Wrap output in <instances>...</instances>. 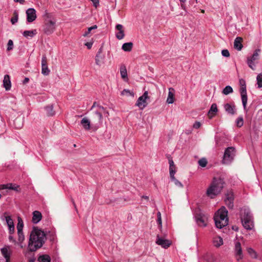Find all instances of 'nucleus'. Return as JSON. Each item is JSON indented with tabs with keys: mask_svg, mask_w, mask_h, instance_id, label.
<instances>
[{
	"mask_svg": "<svg viewBox=\"0 0 262 262\" xmlns=\"http://www.w3.org/2000/svg\"><path fill=\"white\" fill-rule=\"evenodd\" d=\"M184 3H181V7L182 8V9H183V10H184L185 11H186V13H187V11L186 10V7H185V5L184 4Z\"/></svg>",
	"mask_w": 262,
	"mask_h": 262,
	"instance_id": "obj_64",
	"label": "nucleus"
},
{
	"mask_svg": "<svg viewBox=\"0 0 262 262\" xmlns=\"http://www.w3.org/2000/svg\"><path fill=\"white\" fill-rule=\"evenodd\" d=\"M260 52V50L259 49H256L253 54L250 56L248 57V59H251L252 60L257 62V61L259 59V53Z\"/></svg>",
	"mask_w": 262,
	"mask_h": 262,
	"instance_id": "obj_23",
	"label": "nucleus"
},
{
	"mask_svg": "<svg viewBox=\"0 0 262 262\" xmlns=\"http://www.w3.org/2000/svg\"><path fill=\"white\" fill-rule=\"evenodd\" d=\"M41 73L44 75H48L50 72V70L48 68V65L41 66Z\"/></svg>",
	"mask_w": 262,
	"mask_h": 262,
	"instance_id": "obj_42",
	"label": "nucleus"
},
{
	"mask_svg": "<svg viewBox=\"0 0 262 262\" xmlns=\"http://www.w3.org/2000/svg\"><path fill=\"white\" fill-rule=\"evenodd\" d=\"M47 239L45 232L37 227H34L30 235L28 245V250L30 252H35L40 249Z\"/></svg>",
	"mask_w": 262,
	"mask_h": 262,
	"instance_id": "obj_1",
	"label": "nucleus"
},
{
	"mask_svg": "<svg viewBox=\"0 0 262 262\" xmlns=\"http://www.w3.org/2000/svg\"><path fill=\"white\" fill-rule=\"evenodd\" d=\"M48 236L49 240L51 242H54L56 239V234L55 232L53 231H50L48 232L47 234H46V236Z\"/></svg>",
	"mask_w": 262,
	"mask_h": 262,
	"instance_id": "obj_33",
	"label": "nucleus"
},
{
	"mask_svg": "<svg viewBox=\"0 0 262 262\" xmlns=\"http://www.w3.org/2000/svg\"><path fill=\"white\" fill-rule=\"evenodd\" d=\"M17 220H18V223L17 225V231L19 229H20V230H23V228L24 227L23 221L20 217H18Z\"/></svg>",
	"mask_w": 262,
	"mask_h": 262,
	"instance_id": "obj_43",
	"label": "nucleus"
},
{
	"mask_svg": "<svg viewBox=\"0 0 262 262\" xmlns=\"http://www.w3.org/2000/svg\"><path fill=\"white\" fill-rule=\"evenodd\" d=\"M225 202L229 209H232L234 206V195L232 191L226 194Z\"/></svg>",
	"mask_w": 262,
	"mask_h": 262,
	"instance_id": "obj_10",
	"label": "nucleus"
},
{
	"mask_svg": "<svg viewBox=\"0 0 262 262\" xmlns=\"http://www.w3.org/2000/svg\"><path fill=\"white\" fill-rule=\"evenodd\" d=\"M97 28V25H94L91 27H89L86 31L84 32V33L83 34V36L84 37L89 36V34H90L91 32L93 30L96 29Z\"/></svg>",
	"mask_w": 262,
	"mask_h": 262,
	"instance_id": "obj_38",
	"label": "nucleus"
},
{
	"mask_svg": "<svg viewBox=\"0 0 262 262\" xmlns=\"http://www.w3.org/2000/svg\"><path fill=\"white\" fill-rule=\"evenodd\" d=\"M46 113L48 116H52L55 114V111L53 110V105H50L45 107Z\"/></svg>",
	"mask_w": 262,
	"mask_h": 262,
	"instance_id": "obj_29",
	"label": "nucleus"
},
{
	"mask_svg": "<svg viewBox=\"0 0 262 262\" xmlns=\"http://www.w3.org/2000/svg\"><path fill=\"white\" fill-rule=\"evenodd\" d=\"M243 38L241 37H237L234 41V48L238 51H241L243 46L242 43Z\"/></svg>",
	"mask_w": 262,
	"mask_h": 262,
	"instance_id": "obj_16",
	"label": "nucleus"
},
{
	"mask_svg": "<svg viewBox=\"0 0 262 262\" xmlns=\"http://www.w3.org/2000/svg\"><path fill=\"white\" fill-rule=\"evenodd\" d=\"M115 29L117 31V32L116 33V38L119 40L123 39L125 35L123 30V26L121 24H117L116 26Z\"/></svg>",
	"mask_w": 262,
	"mask_h": 262,
	"instance_id": "obj_13",
	"label": "nucleus"
},
{
	"mask_svg": "<svg viewBox=\"0 0 262 262\" xmlns=\"http://www.w3.org/2000/svg\"><path fill=\"white\" fill-rule=\"evenodd\" d=\"M235 149L233 147H229L227 148L224 152L223 159V162L225 164H229L233 160L235 156Z\"/></svg>",
	"mask_w": 262,
	"mask_h": 262,
	"instance_id": "obj_5",
	"label": "nucleus"
},
{
	"mask_svg": "<svg viewBox=\"0 0 262 262\" xmlns=\"http://www.w3.org/2000/svg\"><path fill=\"white\" fill-rule=\"evenodd\" d=\"M174 90L173 88H170L169 89L168 97L166 100V102L168 104H172L174 102Z\"/></svg>",
	"mask_w": 262,
	"mask_h": 262,
	"instance_id": "obj_20",
	"label": "nucleus"
},
{
	"mask_svg": "<svg viewBox=\"0 0 262 262\" xmlns=\"http://www.w3.org/2000/svg\"><path fill=\"white\" fill-rule=\"evenodd\" d=\"M102 50V48H100L95 57L96 64L99 66H100L103 63V57L101 55Z\"/></svg>",
	"mask_w": 262,
	"mask_h": 262,
	"instance_id": "obj_17",
	"label": "nucleus"
},
{
	"mask_svg": "<svg viewBox=\"0 0 262 262\" xmlns=\"http://www.w3.org/2000/svg\"><path fill=\"white\" fill-rule=\"evenodd\" d=\"M217 105L215 103H213L208 113V115L209 118H212L214 115L215 113L217 112Z\"/></svg>",
	"mask_w": 262,
	"mask_h": 262,
	"instance_id": "obj_21",
	"label": "nucleus"
},
{
	"mask_svg": "<svg viewBox=\"0 0 262 262\" xmlns=\"http://www.w3.org/2000/svg\"><path fill=\"white\" fill-rule=\"evenodd\" d=\"M29 78L28 77H26L24 79L23 83V84H26V83H28L29 82Z\"/></svg>",
	"mask_w": 262,
	"mask_h": 262,
	"instance_id": "obj_61",
	"label": "nucleus"
},
{
	"mask_svg": "<svg viewBox=\"0 0 262 262\" xmlns=\"http://www.w3.org/2000/svg\"><path fill=\"white\" fill-rule=\"evenodd\" d=\"M233 90L232 88L230 85H227L225 88L223 90L222 93L223 94L225 95H227L230 93L233 92Z\"/></svg>",
	"mask_w": 262,
	"mask_h": 262,
	"instance_id": "obj_34",
	"label": "nucleus"
},
{
	"mask_svg": "<svg viewBox=\"0 0 262 262\" xmlns=\"http://www.w3.org/2000/svg\"><path fill=\"white\" fill-rule=\"evenodd\" d=\"M4 217H5L7 225L8 227L14 225L13 221L10 216H9V215L4 216Z\"/></svg>",
	"mask_w": 262,
	"mask_h": 262,
	"instance_id": "obj_37",
	"label": "nucleus"
},
{
	"mask_svg": "<svg viewBox=\"0 0 262 262\" xmlns=\"http://www.w3.org/2000/svg\"><path fill=\"white\" fill-rule=\"evenodd\" d=\"M224 107L226 112L231 115H234L235 113V106L229 103L224 104Z\"/></svg>",
	"mask_w": 262,
	"mask_h": 262,
	"instance_id": "obj_19",
	"label": "nucleus"
},
{
	"mask_svg": "<svg viewBox=\"0 0 262 262\" xmlns=\"http://www.w3.org/2000/svg\"><path fill=\"white\" fill-rule=\"evenodd\" d=\"M44 65H47V57L45 55H43L41 59V66Z\"/></svg>",
	"mask_w": 262,
	"mask_h": 262,
	"instance_id": "obj_52",
	"label": "nucleus"
},
{
	"mask_svg": "<svg viewBox=\"0 0 262 262\" xmlns=\"http://www.w3.org/2000/svg\"><path fill=\"white\" fill-rule=\"evenodd\" d=\"M225 181L224 178L220 177H214L210 186L206 191L207 196L211 199L221 193L224 187Z\"/></svg>",
	"mask_w": 262,
	"mask_h": 262,
	"instance_id": "obj_2",
	"label": "nucleus"
},
{
	"mask_svg": "<svg viewBox=\"0 0 262 262\" xmlns=\"http://www.w3.org/2000/svg\"><path fill=\"white\" fill-rule=\"evenodd\" d=\"M120 74L123 79L127 78V71L124 66H122L120 68Z\"/></svg>",
	"mask_w": 262,
	"mask_h": 262,
	"instance_id": "obj_35",
	"label": "nucleus"
},
{
	"mask_svg": "<svg viewBox=\"0 0 262 262\" xmlns=\"http://www.w3.org/2000/svg\"><path fill=\"white\" fill-rule=\"evenodd\" d=\"M80 123L85 130H89L90 129V121L87 118H83L81 120Z\"/></svg>",
	"mask_w": 262,
	"mask_h": 262,
	"instance_id": "obj_26",
	"label": "nucleus"
},
{
	"mask_svg": "<svg viewBox=\"0 0 262 262\" xmlns=\"http://www.w3.org/2000/svg\"><path fill=\"white\" fill-rule=\"evenodd\" d=\"M234 252L237 261H239L243 258V251L241 244L238 241H236L234 243Z\"/></svg>",
	"mask_w": 262,
	"mask_h": 262,
	"instance_id": "obj_9",
	"label": "nucleus"
},
{
	"mask_svg": "<svg viewBox=\"0 0 262 262\" xmlns=\"http://www.w3.org/2000/svg\"><path fill=\"white\" fill-rule=\"evenodd\" d=\"M121 95H125V96H130V95H133V93L131 92L129 90H126V89H124V90H123L121 92Z\"/></svg>",
	"mask_w": 262,
	"mask_h": 262,
	"instance_id": "obj_49",
	"label": "nucleus"
},
{
	"mask_svg": "<svg viewBox=\"0 0 262 262\" xmlns=\"http://www.w3.org/2000/svg\"><path fill=\"white\" fill-rule=\"evenodd\" d=\"M227 215L228 211L225 207H222L218 210L214 217L215 224L217 228L221 229L228 225V218Z\"/></svg>",
	"mask_w": 262,
	"mask_h": 262,
	"instance_id": "obj_4",
	"label": "nucleus"
},
{
	"mask_svg": "<svg viewBox=\"0 0 262 262\" xmlns=\"http://www.w3.org/2000/svg\"><path fill=\"white\" fill-rule=\"evenodd\" d=\"M213 244L215 247H219L223 244V239L220 236L215 237L213 239Z\"/></svg>",
	"mask_w": 262,
	"mask_h": 262,
	"instance_id": "obj_31",
	"label": "nucleus"
},
{
	"mask_svg": "<svg viewBox=\"0 0 262 262\" xmlns=\"http://www.w3.org/2000/svg\"><path fill=\"white\" fill-rule=\"evenodd\" d=\"M8 238H9V240L10 242L13 243L15 245L16 244V241L13 237V236H12V234H10Z\"/></svg>",
	"mask_w": 262,
	"mask_h": 262,
	"instance_id": "obj_55",
	"label": "nucleus"
},
{
	"mask_svg": "<svg viewBox=\"0 0 262 262\" xmlns=\"http://www.w3.org/2000/svg\"><path fill=\"white\" fill-rule=\"evenodd\" d=\"M199 164L202 167H204L206 166L207 161L205 158H202L198 161Z\"/></svg>",
	"mask_w": 262,
	"mask_h": 262,
	"instance_id": "obj_44",
	"label": "nucleus"
},
{
	"mask_svg": "<svg viewBox=\"0 0 262 262\" xmlns=\"http://www.w3.org/2000/svg\"><path fill=\"white\" fill-rule=\"evenodd\" d=\"M97 107H98V109L97 111H100V112H102V114H103V113H104L105 112L106 108H105L102 106L97 105Z\"/></svg>",
	"mask_w": 262,
	"mask_h": 262,
	"instance_id": "obj_51",
	"label": "nucleus"
},
{
	"mask_svg": "<svg viewBox=\"0 0 262 262\" xmlns=\"http://www.w3.org/2000/svg\"><path fill=\"white\" fill-rule=\"evenodd\" d=\"M222 55L226 57H228L230 56L229 52L227 49H224L222 51Z\"/></svg>",
	"mask_w": 262,
	"mask_h": 262,
	"instance_id": "obj_50",
	"label": "nucleus"
},
{
	"mask_svg": "<svg viewBox=\"0 0 262 262\" xmlns=\"http://www.w3.org/2000/svg\"><path fill=\"white\" fill-rule=\"evenodd\" d=\"M17 235L18 241L20 242H23L25 239V236L24 235L23 230H20V229H19L17 231Z\"/></svg>",
	"mask_w": 262,
	"mask_h": 262,
	"instance_id": "obj_40",
	"label": "nucleus"
},
{
	"mask_svg": "<svg viewBox=\"0 0 262 262\" xmlns=\"http://www.w3.org/2000/svg\"><path fill=\"white\" fill-rule=\"evenodd\" d=\"M254 61L252 60L251 59H248L247 58V63L248 66V67L251 69L253 70H255L256 65L255 63H256Z\"/></svg>",
	"mask_w": 262,
	"mask_h": 262,
	"instance_id": "obj_36",
	"label": "nucleus"
},
{
	"mask_svg": "<svg viewBox=\"0 0 262 262\" xmlns=\"http://www.w3.org/2000/svg\"><path fill=\"white\" fill-rule=\"evenodd\" d=\"M94 118L97 120V124L100 125L102 123V112L96 111L94 114Z\"/></svg>",
	"mask_w": 262,
	"mask_h": 262,
	"instance_id": "obj_24",
	"label": "nucleus"
},
{
	"mask_svg": "<svg viewBox=\"0 0 262 262\" xmlns=\"http://www.w3.org/2000/svg\"><path fill=\"white\" fill-rule=\"evenodd\" d=\"M93 43L92 42H88L85 43V45L87 47L88 49H90L92 48Z\"/></svg>",
	"mask_w": 262,
	"mask_h": 262,
	"instance_id": "obj_60",
	"label": "nucleus"
},
{
	"mask_svg": "<svg viewBox=\"0 0 262 262\" xmlns=\"http://www.w3.org/2000/svg\"><path fill=\"white\" fill-rule=\"evenodd\" d=\"M37 32L36 29L32 30H27L25 31L23 34V36L26 38L29 37H33L34 36H35L36 34H37Z\"/></svg>",
	"mask_w": 262,
	"mask_h": 262,
	"instance_id": "obj_25",
	"label": "nucleus"
},
{
	"mask_svg": "<svg viewBox=\"0 0 262 262\" xmlns=\"http://www.w3.org/2000/svg\"><path fill=\"white\" fill-rule=\"evenodd\" d=\"M18 15L16 12H14V16L11 18V22L12 24H15L18 21Z\"/></svg>",
	"mask_w": 262,
	"mask_h": 262,
	"instance_id": "obj_45",
	"label": "nucleus"
},
{
	"mask_svg": "<svg viewBox=\"0 0 262 262\" xmlns=\"http://www.w3.org/2000/svg\"><path fill=\"white\" fill-rule=\"evenodd\" d=\"M38 262H51L50 256L48 254H42L38 256L37 258Z\"/></svg>",
	"mask_w": 262,
	"mask_h": 262,
	"instance_id": "obj_27",
	"label": "nucleus"
},
{
	"mask_svg": "<svg viewBox=\"0 0 262 262\" xmlns=\"http://www.w3.org/2000/svg\"><path fill=\"white\" fill-rule=\"evenodd\" d=\"M93 6L96 8L99 5V0H91Z\"/></svg>",
	"mask_w": 262,
	"mask_h": 262,
	"instance_id": "obj_54",
	"label": "nucleus"
},
{
	"mask_svg": "<svg viewBox=\"0 0 262 262\" xmlns=\"http://www.w3.org/2000/svg\"><path fill=\"white\" fill-rule=\"evenodd\" d=\"M15 2L19 3L20 4H23L25 3V0H14Z\"/></svg>",
	"mask_w": 262,
	"mask_h": 262,
	"instance_id": "obj_63",
	"label": "nucleus"
},
{
	"mask_svg": "<svg viewBox=\"0 0 262 262\" xmlns=\"http://www.w3.org/2000/svg\"><path fill=\"white\" fill-rule=\"evenodd\" d=\"M171 181L174 183L176 186L180 187L183 188V185L182 184L181 182H180L178 180H177L175 177H173L172 178H170Z\"/></svg>",
	"mask_w": 262,
	"mask_h": 262,
	"instance_id": "obj_39",
	"label": "nucleus"
},
{
	"mask_svg": "<svg viewBox=\"0 0 262 262\" xmlns=\"http://www.w3.org/2000/svg\"><path fill=\"white\" fill-rule=\"evenodd\" d=\"M13 48V42L11 39H10L8 40V43H7V50L8 51H11Z\"/></svg>",
	"mask_w": 262,
	"mask_h": 262,
	"instance_id": "obj_47",
	"label": "nucleus"
},
{
	"mask_svg": "<svg viewBox=\"0 0 262 262\" xmlns=\"http://www.w3.org/2000/svg\"><path fill=\"white\" fill-rule=\"evenodd\" d=\"M3 86L6 91L10 90L11 87V82L9 75H5L3 80Z\"/></svg>",
	"mask_w": 262,
	"mask_h": 262,
	"instance_id": "obj_15",
	"label": "nucleus"
},
{
	"mask_svg": "<svg viewBox=\"0 0 262 262\" xmlns=\"http://www.w3.org/2000/svg\"><path fill=\"white\" fill-rule=\"evenodd\" d=\"M136 105L142 110L146 106V100L140 96L138 99Z\"/></svg>",
	"mask_w": 262,
	"mask_h": 262,
	"instance_id": "obj_22",
	"label": "nucleus"
},
{
	"mask_svg": "<svg viewBox=\"0 0 262 262\" xmlns=\"http://www.w3.org/2000/svg\"><path fill=\"white\" fill-rule=\"evenodd\" d=\"M4 188L6 189L14 190L16 191H19V186L15 184H13L12 183H9L5 185Z\"/></svg>",
	"mask_w": 262,
	"mask_h": 262,
	"instance_id": "obj_30",
	"label": "nucleus"
},
{
	"mask_svg": "<svg viewBox=\"0 0 262 262\" xmlns=\"http://www.w3.org/2000/svg\"><path fill=\"white\" fill-rule=\"evenodd\" d=\"M55 29V23L52 20H46L43 26V31L47 35L52 34Z\"/></svg>",
	"mask_w": 262,
	"mask_h": 262,
	"instance_id": "obj_7",
	"label": "nucleus"
},
{
	"mask_svg": "<svg viewBox=\"0 0 262 262\" xmlns=\"http://www.w3.org/2000/svg\"><path fill=\"white\" fill-rule=\"evenodd\" d=\"M1 252L5 259L10 258L12 253V250L9 246H5L1 249Z\"/></svg>",
	"mask_w": 262,
	"mask_h": 262,
	"instance_id": "obj_14",
	"label": "nucleus"
},
{
	"mask_svg": "<svg viewBox=\"0 0 262 262\" xmlns=\"http://www.w3.org/2000/svg\"><path fill=\"white\" fill-rule=\"evenodd\" d=\"M141 96L144 99L146 100L147 98H148V92L145 91L143 94V95Z\"/></svg>",
	"mask_w": 262,
	"mask_h": 262,
	"instance_id": "obj_59",
	"label": "nucleus"
},
{
	"mask_svg": "<svg viewBox=\"0 0 262 262\" xmlns=\"http://www.w3.org/2000/svg\"><path fill=\"white\" fill-rule=\"evenodd\" d=\"M247 252L252 258L254 259L257 258V254L256 252L252 248H248L247 249Z\"/></svg>",
	"mask_w": 262,
	"mask_h": 262,
	"instance_id": "obj_32",
	"label": "nucleus"
},
{
	"mask_svg": "<svg viewBox=\"0 0 262 262\" xmlns=\"http://www.w3.org/2000/svg\"><path fill=\"white\" fill-rule=\"evenodd\" d=\"M236 125L238 127H241L243 125V119L242 117H238L236 119Z\"/></svg>",
	"mask_w": 262,
	"mask_h": 262,
	"instance_id": "obj_48",
	"label": "nucleus"
},
{
	"mask_svg": "<svg viewBox=\"0 0 262 262\" xmlns=\"http://www.w3.org/2000/svg\"><path fill=\"white\" fill-rule=\"evenodd\" d=\"M36 10L34 8H29L26 10L27 20L28 23L34 21L36 17Z\"/></svg>",
	"mask_w": 262,
	"mask_h": 262,
	"instance_id": "obj_12",
	"label": "nucleus"
},
{
	"mask_svg": "<svg viewBox=\"0 0 262 262\" xmlns=\"http://www.w3.org/2000/svg\"><path fill=\"white\" fill-rule=\"evenodd\" d=\"M239 92L241 96L243 105L244 108L245 110L246 108L248 99L246 90V85H244V84L242 85V86H241L240 88Z\"/></svg>",
	"mask_w": 262,
	"mask_h": 262,
	"instance_id": "obj_11",
	"label": "nucleus"
},
{
	"mask_svg": "<svg viewBox=\"0 0 262 262\" xmlns=\"http://www.w3.org/2000/svg\"><path fill=\"white\" fill-rule=\"evenodd\" d=\"M9 233L10 234H13L14 232V225L12 226L9 227Z\"/></svg>",
	"mask_w": 262,
	"mask_h": 262,
	"instance_id": "obj_56",
	"label": "nucleus"
},
{
	"mask_svg": "<svg viewBox=\"0 0 262 262\" xmlns=\"http://www.w3.org/2000/svg\"><path fill=\"white\" fill-rule=\"evenodd\" d=\"M257 84L258 88H262V74H259L256 77Z\"/></svg>",
	"mask_w": 262,
	"mask_h": 262,
	"instance_id": "obj_41",
	"label": "nucleus"
},
{
	"mask_svg": "<svg viewBox=\"0 0 262 262\" xmlns=\"http://www.w3.org/2000/svg\"><path fill=\"white\" fill-rule=\"evenodd\" d=\"M239 217L245 229L251 230L254 228L253 216L248 207L245 206L240 209Z\"/></svg>",
	"mask_w": 262,
	"mask_h": 262,
	"instance_id": "obj_3",
	"label": "nucleus"
},
{
	"mask_svg": "<svg viewBox=\"0 0 262 262\" xmlns=\"http://www.w3.org/2000/svg\"><path fill=\"white\" fill-rule=\"evenodd\" d=\"M194 217L198 226L200 227H205L206 226L207 217L200 210H195Z\"/></svg>",
	"mask_w": 262,
	"mask_h": 262,
	"instance_id": "obj_6",
	"label": "nucleus"
},
{
	"mask_svg": "<svg viewBox=\"0 0 262 262\" xmlns=\"http://www.w3.org/2000/svg\"><path fill=\"white\" fill-rule=\"evenodd\" d=\"M42 218L41 213L38 211H35L33 212L32 221L34 224L38 223Z\"/></svg>",
	"mask_w": 262,
	"mask_h": 262,
	"instance_id": "obj_18",
	"label": "nucleus"
},
{
	"mask_svg": "<svg viewBox=\"0 0 262 262\" xmlns=\"http://www.w3.org/2000/svg\"><path fill=\"white\" fill-rule=\"evenodd\" d=\"M133 47V43L132 42H126L122 45V49L125 52H130Z\"/></svg>",
	"mask_w": 262,
	"mask_h": 262,
	"instance_id": "obj_28",
	"label": "nucleus"
},
{
	"mask_svg": "<svg viewBox=\"0 0 262 262\" xmlns=\"http://www.w3.org/2000/svg\"><path fill=\"white\" fill-rule=\"evenodd\" d=\"M201 124L199 121H195L193 124V127L194 128L198 129L201 127Z\"/></svg>",
	"mask_w": 262,
	"mask_h": 262,
	"instance_id": "obj_53",
	"label": "nucleus"
},
{
	"mask_svg": "<svg viewBox=\"0 0 262 262\" xmlns=\"http://www.w3.org/2000/svg\"><path fill=\"white\" fill-rule=\"evenodd\" d=\"M239 83H240L241 86H242V85H243L244 84V85H246V82L243 79L239 80Z\"/></svg>",
	"mask_w": 262,
	"mask_h": 262,
	"instance_id": "obj_62",
	"label": "nucleus"
},
{
	"mask_svg": "<svg viewBox=\"0 0 262 262\" xmlns=\"http://www.w3.org/2000/svg\"><path fill=\"white\" fill-rule=\"evenodd\" d=\"M156 244L160 246L163 248L167 249L171 245V242L168 239H165L158 234L157 235Z\"/></svg>",
	"mask_w": 262,
	"mask_h": 262,
	"instance_id": "obj_8",
	"label": "nucleus"
},
{
	"mask_svg": "<svg viewBox=\"0 0 262 262\" xmlns=\"http://www.w3.org/2000/svg\"><path fill=\"white\" fill-rule=\"evenodd\" d=\"M176 172V166L169 167V174L170 177L172 178L174 177V174Z\"/></svg>",
	"mask_w": 262,
	"mask_h": 262,
	"instance_id": "obj_46",
	"label": "nucleus"
},
{
	"mask_svg": "<svg viewBox=\"0 0 262 262\" xmlns=\"http://www.w3.org/2000/svg\"><path fill=\"white\" fill-rule=\"evenodd\" d=\"M157 223L160 228H162V219L161 217H158L157 219Z\"/></svg>",
	"mask_w": 262,
	"mask_h": 262,
	"instance_id": "obj_58",
	"label": "nucleus"
},
{
	"mask_svg": "<svg viewBox=\"0 0 262 262\" xmlns=\"http://www.w3.org/2000/svg\"><path fill=\"white\" fill-rule=\"evenodd\" d=\"M168 162H169V167L176 166V165L174 164V162L173 161V160L171 158H169L168 159Z\"/></svg>",
	"mask_w": 262,
	"mask_h": 262,
	"instance_id": "obj_57",
	"label": "nucleus"
}]
</instances>
